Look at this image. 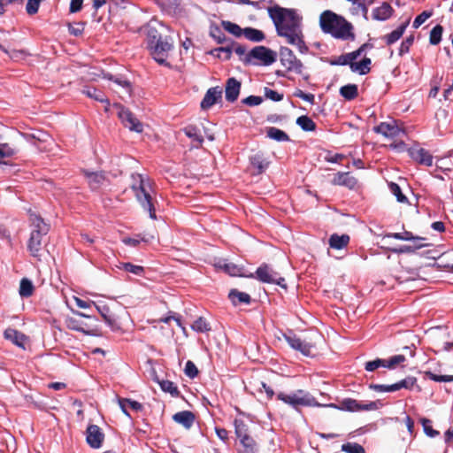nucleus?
Segmentation results:
<instances>
[{"label":"nucleus","instance_id":"nucleus-46","mask_svg":"<svg viewBox=\"0 0 453 453\" xmlns=\"http://www.w3.org/2000/svg\"><path fill=\"white\" fill-rule=\"evenodd\" d=\"M117 267L137 276L143 275L145 271L142 266L133 265L131 263H119V265H117Z\"/></svg>","mask_w":453,"mask_h":453},{"label":"nucleus","instance_id":"nucleus-63","mask_svg":"<svg viewBox=\"0 0 453 453\" xmlns=\"http://www.w3.org/2000/svg\"><path fill=\"white\" fill-rule=\"evenodd\" d=\"M214 51H219V52L223 53L222 58L225 60H228V59H230V58L232 56L233 46L227 45L226 47H220V48L215 49ZM218 57L221 58L220 55H218Z\"/></svg>","mask_w":453,"mask_h":453},{"label":"nucleus","instance_id":"nucleus-19","mask_svg":"<svg viewBox=\"0 0 453 453\" xmlns=\"http://www.w3.org/2000/svg\"><path fill=\"white\" fill-rule=\"evenodd\" d=\"M221 97H222V90L219 89V87L210 88L206 91V93L201 102L200 106L203 110H208L212 105L217 104L218 101L221 99Z\"/></svg>","mask_w":453,"mask_h":453},{"label":"nucleus","instance_id":"nucleus-47","mask_svg":"<svg viewBox=\"0 0 453 453\" xmlns=\"http://www.w3.org/2000/svg\"><path fill=\"white\" fill-rule=\"evenodd\" d=\"M191 328L197 333H206L211 330V325L203 317H199L191 325Z\"/></svg>","mask_w":453,"mask_h":453},{"label":"nucleus","instance_id":"nucleus-49","mask_svg":"<svg viewBox=\"0 0 453 453\" xmlns=\"http://www.w3.org/2000/svg\"><path fill=\"white\" fill-rule=\"evenodd\" d=\"M386 237L388 238H394L396 240H402V241H411L416 240L419 242L421 240L420 236H415L411 232L409 231H403L402 233H391L386 235Z\"/></svg>","mask_w":453,"mask_h":453},{"label":"nucleus","instance_id":"nucleus-27","mask_svg":"<svg viewBox=\"0 0 453 453\" xmlns=\"http://www.w3.org/2000/svg\"><path fill=\"white\" fill-rule=\"evenodd\" d=\"M394 10L392 6L384 2L380 6L375 8L372 12V18L376 20H387L393 13Z\"/></svg>","mask_w":453,"mask_h":453},{"label":"nucleus","instance_id":"nucleus-10","mask_svg":"<svg viewBox=\"0 0 453 453\" xmlns=\"http://www.w3.org/2000/svg\"><path fill=\"white\" fill-rule=\"evenodd\" d=\"M329 407L337 408L342 411H347L351 412H358L364 411H373L377 409V403L375 402H369L367 403H362L352 398L343 399L339 406L332 403Z\"/></svg>","mask_w":453,"mask_h":453},{"label":"nucleus","instance_id":"nucleus-32","mask_svg":"<svg viewBox=\"0 0 453 453\" xmlns=\"http://www.w3.org/2000/svg\"><path fill=\"white\" fill-rule=\"evenodd\" d=\"M409 19L399 26L395 30L392 31L388 35H386L383 39L388 45H391L397 42L403 35L407 26L409 25Z\"/></svg>","mask_w":453,"mask_h":453},{"label":"nucleus","instance_id":"nucleus-33","mask_svg":"<svg viewBox=\"0 0 453 453\" xmlns=\"http://www.w3.org/2000/svg\"><path fill=\"white\" fill-rule=\"evenodd\" d=\"M66 326L73 331L81 332L86 335H93L94 334L86 328L87 325L75 318H68L65 320Z\"/></svg>","mask_w":453,"mask_h":453},{"label":"nucleus","instance_id":"nucleus-54","mask_svg":"<svg viewBox=\"0 0 453 453\" xmlns=\"http://www.w3.org/2000/svg\"><path fill=\"white\" fill-rule=\"evenodd\" d=\"M425 376L436 382H452L453 375H437L431 371L425 372Z\"/></svg>","mask_w":453,"mask_h":453},{"label":"nucleus","instance_id":"nucleus-50","mask_svg":"<svg viewBox=\"0 0 453 453\" xmlns=\"http://www.w3.org/2000/svg\"><path fill=\"white\" fill-rule=\"evenodd\" d=\"M345 453H366L365 449L357 442H346L341 447Z\"/></svg>","mask_w":453,"mask_h":453},{"label":"nucleus","instance_id":"nucleus-62","mask_svg":"<svg viewBox=\"0 0 453 453\" xmlns=\"http://www.w3.org/2000/svg\"><path fill=\"white\" fill-rule=\"evenodd\" d=\"M263 102V98L257 96H249L242 100V104L249 106H257Z\"/></svg>","mask_w":453,"mask_h":453},{"label":"nucleus","instance_id":"nucleus-24","mask_svg":"<svg viewBox=\"0 0 453 453\" xmlns=\"http://www.w3.org/2000/svg\"><path fill=\"white\" fill-rule=\"evenodd\" d=\"M173 419L186 429H189L194 425L196 416L190 411H182L175 413Z\"/></svg>","mask_w":453,"mask_h":453},{"label":"nucleus","instance_id":"nucleus-59","mask_svg":"<svg viewBox=\"0 0 453 453\" xmlns=\"http://www.w3.org/2000/svg\"><path fill=\"white\" fill-rule=\"evenodd\" d=\"M379 367H385L384 359L377 358L372 361H368L365 365V369L368 372H372Z\"/></svg>","mask_w":453,"mask_h":453},{"label":"nucleus","instance_id":"nucleus-43","mask_svg":"<svg viewBox=\"0 0 453 453\" xmlns=\"http://www.w3.org/2000/svg\"><path fill=\"white\" fill-rule=\"evenodd\" d=\"M82 93L84 95H86L88 97L93 98V99H95L96 101H99V102H102V103L109 104L108 100L104 96V94L102 91H100L97 88H96L86 87L82 90Z\"/></svg>","mask_w":453,"mask_h":453},{"label":"nucleus","instance_id":"nucleus-34","mask_svg":"<svg viewBox=\"0 0 453 453\" xmlns=\"http://www.w3.org/2000/svg\"><path fill=\"white\" fill-rule=\"evenodd\" d=\"M360 56V51H352L349 53L342 54L338 57L336 60L331 61V65H347L356 63L355 60Z\"/></svg>","mask_w":453,"mask_h":453},{"label":"nucleus","instance_id":"nucleus-3","mask_svg":"<svg viewBox=\"0 0 453 453\" xmlns=\"http://www.w3.org/2000/svg\"><path fill=\"white\" fill-rule=\"evenodd\" d=\"M146 43L155 61L159 65H169L166 58L173 49L170 37L163 36L156 27H149L146 30Z\"/></svg>","mask_w":453,"mask_h":453},{"label":"nucleus","instance_id":"nucleus-2","mask_svg":"<svg viewBox=\"0 0 453 453\" xmlns=\"http://www.w3.org/2000/svg\"><path fill=\"white\" fill-rule=\"evenodd\" d=\"M319 26L324 33L331 35L335 39L355 40L353 25L332 11L327 10L320 14Z\"/></svg>","mask_w":453,"mask_h":453},{"label":"nucleus","instance_id":"nucleus-20","mask_svg":"<svg viewBox=\"0 0 453 453\" xmlns=\"http://www.w3.org/2000/svg\"><path fill=\"white\" fill-rule=\"evenodd\" d=\"M332 184L337 186H344L349 189H353L357 184V180L354 176L350 175L349 172H339L334 174L332 180Z\"/></svg>","mask_w":453,"mask_h":453},{"label":"nucleus","instance_id":"nucleus-21","mask_svg":"<svg viewBox=\"0 0 453 453\" xmlns=\"http://www.w3.org/2000/svg\"><path fill=\"white\" fill-rule=\"evenodd\" d=\"M29 220L30 226H32L31 233L39 234H48L50 231V225L47 224L40 215L31 213Z\"/></svg>","mask_w":453,"mask_h":453},{"label":"nucleus","instance_id":"nucleus-5","mask_svg":"<svg viewBox=\"0 0 453 453\" xmlns=\"http://www.w3.org/2000/svg\"><path fill=\"white\" fill-rule=\"evenodd\" d=\"M254 277L263 283L276 284L282 288H287V283L284 277L276 272L270 265L261 264L255 272Z\"/></svg>","mask_w":453,"mask_h":453},{"label":"nucleus","instance_id":"nucleus-12","mask_svg":"<svg viewBox=\"0 0 453 453\" xmlns=\"http://www.w3.org/2000/svg\"><path fill=\"white\" fill-rule=\"evenodd\" d=\"M285 340L288 345L295 350L299 351L303 356L309 357L311 355L313 345L310 342L303 341L299 336L292 332L284 334Z\"/></svg>","mask_w":453,"mask_h":453},{"label":"nucleus","instance_id":"nucleus-25","mask_svg":"<svg viewBox=\"0 0 453 453\" xmlns=\"http://www.w3.org/2000/svg\"><path fill=\"white\" fill-rule=\"evenodd\" d=\"M183 132L189 139L192 140V142H196L195 146L196 148L202 146L203 142V137L197 127L194 125H188L183 128Z\"/></svg>","mask_w":453,"mask_h":453},{"label":"nucleus","instance_id":"nucleus-48","mask_svg":"<svg viewBox=\"0 0 453 453\" xmlns=\"http://www.w3.org/2000/svg\"><path fill=\"white\" fill-rule=\"evenodd\" d=\"M419 422L421 423L423 426L424 433L426 436L434 438L440 434L439 431L434 429L432 427V420L426 418H421L419 419Z\"/></svg>","mask_w":453,"mask_h":453},{"label":"nucleus","instance_id":"nucleus-6","mask_svg":"<svg viewBox=\"0 0 453 453\" xmlns=\"http://www.w3.org/2000/svg\"><path fill=\"white\" fill-rule=\"evenodd\" d=\"M277 399L282 401L293 408H297L298 406H311L318 404L315 399L311 396L309 393L303 389H298L289 395L282 392L279 393L277 395Z\"/></svg>","mask_w":453,"mask_h":453},{"label":"nucleus","instance_id":"nucleus-23","mask_svg":"<svg viewBox=\"0 0 453 453\" xmlns=\"http://www.w3.org/2000/svg\"><path fill=\"white\" fill-rule=\"evenodd\" d=\"M91 189H98L106 180L104 172L83 171Z\"/></svg>","mask_w":453,"mask_h":453},{"label":"nucleus","instance_id":"nucleus-41","mask_svg":"<svg viewBox=\"0 0 453 453\" xmlns=\"http://www.w3.org/2000/svg\"><path fill=\"white\" fill-rule=\"evenodd\" d=\"M296 124L306 132H312L316 130V123L308 116L303 115L297 118Z\"/></svg>","mask_w":453,"mask_h":453},{"label":"nucleus","instance_id":"nucleus-58","mask_svg":"<svg viewBox=\"0 0 453 453\" xmlns=\"http://www.w3.org/2000/svg\"><path fill=\"white\" fill-rule=\"evenodd\" d=\"M42 1V0H27L26 6L27 14L34 15L37 13Z\"/></svg>","mask_w":453,"mask_h":453},{"label":"nucleus","instance_id":"nucleus-38","mask_svg":"<svg viewBox=\"0 0 453 453\" xmlns=\"http://www.w3.org/2000/svg\"><path fill=\"white\" fill-rule=\"evenodd\" d=\"M340 95L346 100L351 101L358 96V88L356 84H348L340 88Z\"/></svg>","mask_w":453,"mask_h":453},{"label":"nucleus","instance_id":"nucleus-7","mask_svg":"<svg viewBox=\"0 0 453 453\" xmlns=\"http://www.w3.org/2000/svg\"><path fill=\"white\" fill-rule=\"evenodd\" d=\"M251 58L260 60L264 65H271L276 61L277 53L265 46H256L245 56L242 62L250 64Z\"/></svg>","mask_w":453,"mask_h":453},{"label":"nucleus","instance_id":"nucleus-39","mask_svg":"<svg viewBox=\"0 0 453 453\" xmlns=\"http://www.w3.org/2000/svg\"><path fill=\"white\" fill-rule=\"evenodd\" d=\"M243 35L245 38L254 42H262L265 38L263 31L253 27H245Z\"/></svg>","mask_w":453,"mask_h":453},{"label":"nucleus","instance_id":"nucleus-29","mask_svg":"<svg viewBox=\"0 0 453 453\" xmlns=\"http://www.w3.org/2000/svg\"><path fill=\"white\" fill-rule=\"evenodd\" d=\"M349 236L346 234L339 235L337 234H333L328 240V244L330 248L334 250H342L348 246L349 242Z\"/></svg>","mask_w":453,"mask_h":453},{"label":"nucleus","instance_id":"nucleus-13","mask_svg":"<svg viewBox=\"0 0 453 453\" xmlns=\"http://www.w3.org/2000/svg\"><path fill=\"white\" fill-rule=\"evenodd\" d=\"M104 440V434L96 425H89L86 430V441L93 449H99Z\"/></svg>","mask_w":453,"mask_h":453},{"label":"nucleus","instance_id":"nucleus-22","mask_svg":"<svg viewBox=\"0 0 453 453\" xmlns=\"http://www.w3.org/2000/svg\"><path fill=\"white\" fill-rule=\"evenodd\" d=\"M96 310L101 314L104 320L107 325L114 331L120 328L115 315L111 311L110 308L106 304L96 305Z\"/></svg>","mask_w":453,"mask_h":453},{"label":"nucleus","instance_id":"nucleus-31","mask_svg":"<svg viewBox=\"0 0 453 453\" xmlns=\"http://www.w3.org/2000/svg\"><path fill=\"white\" fill-rule=\"evenodd\" d=\"M228 298L234 305H238L241 303L249 304L251 302V297L249 294L240 292L237 289H231L228 294Z\"/></svg>","mask_w":453,"mask_h":453},{"label":"nucleus","instance_id":"nucleus-14","mask_svg":"<svg viewBox=\"0 0 453 453\" xmlns=\"http://www.w3.org/2000/svg\"><path fill=\"white\" fill-rule=\"evenodd\" d=\"M47 234H30V237L27 242V250L30 255L41 260L42 251L43 249V237Z\"/></svg>","mask_w":453,"mask_h":453},{"label":"nucleus","instance_id":"nucleus-16","mask_svg":"<svg viewBox=\"0 0 453 453\" xmlns=\"http://www.w3.org/2000/svg\"><path fill=\"white\" fill-rule=\"evenodd\" d=\"M373 131L380 134L385 137H398L400 134H404L403 129L400 128L395 123L381 122L380 125L374 127Z\"/></svg>","mask_w":453,"mask_h":453},{"label":"nucleus","instance_id":"nucleus-11","mask_svg":"<svg viewBox=\"0 0 453 453\" xmlns=\"http://www.w3.org/2000/svg\"><path fill=\"white\" fill-rule=\"evenodd\" d=\"M417 382L414 377H407L392 385L371 384L370 388L377 392H394L402 388L411 389Z\"/></svg>","mask_w":453,"mask_h":453},{"label":"nucleus","instance_id":"nucleus-57","mask_svg":"<svg viewBox=\"0 0 453 453\" xmlns=\"http://www.w3.org/2000/svg\"><path fill=\"white\" fill-rule=\"evenodd\" d=\"M414 36L410 35L405 40H403L399 48V55L403 56L409 52L411 46L413 44Z\"/></svg>","mask_w":453,"mask_h":453},{"label":"nucleus","instance_id":"nucleus-28","mask_svg":"<svg viewBox=\"0 0 453 453\" xmlns=\"http://www.w3.org/2000/svg\"><path fill=\"white\" fill-rule=\"evenodd\" d=\"M251 165L257 170V174L263 173L269 165V162L264 157L262 153H257L250 157Z\"/></svg>","mask_w":453,"mask_h":453},{"label":"nucleus","instance_id":"nucleus-55","mask_svg":"<svg viewBox=\"0 0 453 453\" xmlns=\"http://www.w3.org/2000/svg\"><path fill=\"white\" fill-rule=\"evenodd\" d=\"M184 372L188 378L194 379L198 375L199 372L196 365L192 361L188 360L186 363Z\"/></svg>","mask_w":453,"mask_h":453},{"label":"nucleus","instance_id":"nucleus-18","mask_svg":"<svg viewBox=\"0 0 453 453\" xmlns=\"http://www.w3.org/2000/svg\"><path fill=\"white\" fill-rule=\"evenodd\" d=\"M217 266L229 274L232 277H247V278H253V273L247 274L245 273V269L242 266H239L237 265H234L233 263H227V262H219Z\"/></svg>","mask_w":453,"mask_h":453},{"label":"nucleus","instance_id":"nucleus-17","mask_svg":"<svg viewBox=\"0 0 453 453\" xmlns=\"http://www.w3.org/2000/svg\"><path fill=\"white\" fill-rule=\"evenodd\" d=\"M242 83L234 77L228 78L226 81L225 96L229 103H234L238 99L241 91Z\"/></svg>","mask_w":453,"mask_h":453},{"label":"nucleus","instance_id":"nucleus-1","mask_svg":"<svg viewBox=\"0 0 453 453\" xmlns=\"http://www.w3.org/2000/svg\"><path fill=\"white\" fill-rule=\"evenodd\" d=\"M267 12L274 24L277 35L284 38L288 44L296 46L300 53L306 54L309 47L303 33V16L298 11L275 4L269 7Z\"/></svg>","mask_w":453,"mask_h":453},{"label":"nucleus","instance_id":"nucleus-56","mask_svg":"<svg viewBox=\"0 0 453 453\" xmlns=\"http://www.w3.org/2000/svg\"><path fill=\"white\" fill-rule=\"evenodd\" d=\"M433 15V12L424 11L419 15H418L413 21V27H419L427 19H429Z\"/></svg>","mask_w":453,"mask_h":453},{"label":"nucleus","instance_id":"nucleus-64","mask_svg":"<svg viewBox=\"0 0 453 453\" xmlns=\"http://www.w3.org/2000/svg\"><path fill=\"white\" fill-rule=\"evenodd\" d=\"M83 0H71L69 11L71 13L78 12L82 8Z\"/></svg>","mask_w":453,"mask_h":453},{"label":"nucleus","instance_id":"nucleus-44","mask_svg":"<svg viewBox=\"0 0 453 453\" xmlns=\"http://www.w3.org/2000/svg\"><path fill=\"white\" fill-rule=\"evenodd\" d=\"M35 290L32 281L27 278L20 280L19 293L22 297H29L33 295Z\"/></svg>","mask_w":453,"mask_h":453},{"label":"nucleus","instance_id":"nucleus-60","mask_svg":"<svg viewBox=\"0 0 453 453\" xmlns=\"http://www.w3.org/2000/svg\"><path fill=\"white\" fill-rule=\"evenodd\" d=\"M265 96L274 102H279L283 99V94H280L276 90H273L269 88H265Z\"/></svg>","mask_w":453,"mask_h":453},{"label":"nucleus","instance_id":"nucleus-61","mask_svg":"<svg viewBox=\"0 0 453 453\" xmlns=\"http://www.w3.org/2000/svg\"><path fill=\"white\" fill-rule=\"evenodd\" d=\"M122 242L128 246L132 247H137L141 242H147V240L144 237H141V235H137L136 237L131 238V237H125L123 238Z\"/></svg>","mask_w":453,"mask_h":453},{"label":"nucleus","instance_id":"nucleus-9","mask_svg":"<svg viewBox=\"0 0 453 453\" xmlns=\"http://www.w3.org/2000/svg\"><path fill=\"white\" fill-rule=\"evenodd\" d=\"M118 116L125 127L136 133H142L143 130L142 123L127 108L118 104Z\"/></svg>","mask_w":453,"mask_h":453},{"label":"nucleus","instance_id":"nucleus-53","mask_svg":"<svg viewBox=\"0 0 453 453\" xmlns=\"http://www.w3.org/2000/svg\"><path fill=\"white\" fill-rule=\"evenodd\" d=\"M406 360L404 355H395L391 357L388 360L384 359L385 367L394 369Z\"/></svg>","mask_w":453,"mask_h":453},{"label":"nucleus","instance_id":"nucleus-45","mask_svg":"<svg viewBox=\"0 0 453 453\" xmlns=\"http://www.w3.org/2000/svg\"><path fill=\"white\" fill-rule=\"evenodd\" d=\"M19 151V149L15 146H12L9 143L0 142V163L3 159L12 157Z\"/></svg>","mask_w":453,"mask_h":453},{"label":"nucleus","instance_id":"nucleus-8","mask_svg":"<svg viewBox=\"0 0 453 453\" xmlns=\"http://www.w3.org/2000/svg\"><path fill=\"white\" fill-rule=\"evenodd\" d=\"M280 61L281 65L289 72L297 74L303 73V64L296 58L293 50L286 46H281L279 50Z\"/></svg>","mask_w":453,"mask_h":453},{"label":"nucleus","instance_id":"nucleus-36","mask_svg":"<svg viewBox=\"0 0 453 453\" xmlns=\"http://www.w3.org/2000/svg\"><path fill=\"white\" fill-rule=\"evenodd\" d=\"M371 63L372 61L369 58H364L360 62L352 63L350 65V69L354 73L365 75L371 71Z\"/></svg>","mask_w":453,"mask_h":453},{"label":"nucleus","instance_id":"nucleus-15","mask_svg":"<svg viewBox=\"0 0 453 453\" xmlns=\"http://www.w3.org/2000/svg\"><path fill=\"white\" fill-rule=\"evenodd\" d=\"M409 156L417 163L426 166L433 165V156L426 150L412 147L408 150Z\"/></svg>","mask_w":453,"mask_h":453},{"label":"nucleus","instance_id":"nucleus-4","mask_svg":"<svg viewBox=\"0 0 453 453\" xmlns=\"http://www.w3.org/2000/svg\"><path fill=\"white\" fill-rule=\"evenodd\" d=\"M149 186L150 184L145 183L142 175H139V183L138 185H133L132 189L134 190V196L141 206L145 211H148L150 218L155 220L157 219L155 207L157 201L151 196L149 190L147 189V187Z\"/></svg>","mask_w":453,"mask_h":453},{"label":"nucleus","instance_id":"nucleus-26","mask_svg":"<svg viewBox=\"0 0 453 453\" xmlns=\"http://www.w3.org/2000/svg\"><path fill=\"white\" fill-rule=\"evenodd\" d=\"M4 338L15 345L25 349L26 336L16 329L7 328L4 333Z\"/></svg>","mask_w":453,"mask_h":453},{"label":"nucleus","instance_id":"nucleus-35","mask_svg":"<svg viewBox=\"0 0 453 453\" xmlns=\"http://www.w3.org/2000/svg\"><path fill=\"white\" fill-rule=\"evenodd\" d=\"M234 425L235 435L239 440L251 436L249 426L242 419L235 418Z\"/></svg>","mask_w":453,"mask_h":453},{"label":"nucleus","instance_id":"nucleus-37","mask_svg":"<svg viewBox=\"0 0 453 453\" xmlns=\"http://www.w3.org/2000/svg\"><path fill=\"white\" fill-rule=\"evenodd\" d=\"M157 382L164 392L169 393L173 397H179L180 395V392L173 381L157 379Z\"/></svg>","mask_w":453,"mask_h":453},{"label":"nucleus","instance_id":"nucleus-52","mask_svg":"<svg viewBox=\"0 0 453 453\" xmlns=\"http://www.w3.org/2000/svg\"><path fill=\"white\" fill-rule=\"evenodd\" d=\"M388 188L391 191V193L395 196L396 197V200L399 202V203H408V198L403 194L402 190H401V188L398 184L395 183V182H389L388 183Z\"/></svg>","mask_w":453,"mask_h":453},{"label":"nucleus","instance_id":"nucleus-51","mask_svg":"<svg viewBox=\"0 0 453 453\" xmlns=\"http://www.w3.org/2000/svg\"><path fill=\"white\" fill-rule=\"evenodd\" d=\"M442 33H443L442 26L436 25L435 27H434L433 29L431 30L430 35H429L430 44H432V45L439 44L441 40Z\"/></svg>","mask_w":453,"mask_h":453},{"label":"nucleus","instance_id":"nucleus-40","mask_svg":"<svg viewBox=\"0 0 453 453\" xmlns=\"http://www.w3.org/2000/svg\"><path fill=\"white\" fill-rule=\"evenodd\" d=\"M266 134L269 138L278 142L289 141V136L287 133L274 127H268L266 130Z\"/></svg>","mask_w":453,"mask_h":453},{"label":"nucleus","instance_id":"nucleus-30","mask_svg":"<svg viewBox=\"0 0 453 453\" xmlns=\"http://www.w3.org/2000/svg\"><path fill=\"white\" fill-rule=\"evenodd\" d=\"M239 441L240 447L237 453H257L258 445L252 436Z\"/></svg>","mask_w":453,"mask_h":453},{"label":"nucleus","instance_id":"nucleus-42","mask_svg":"<svg viewBox=\"0 0 453 453\" xmlns=\"http://www.w3.org/2000/svg\"><path fill=\"white\" fill-rule=\"evenodd\" d=\"M221 26L226 31L234 35L235 37H241L244 35V28L242 29L239 25L231 21L223 20L221 22Z\"/></svg>","mask_w":453,"mask_h":453}]
</instances>
